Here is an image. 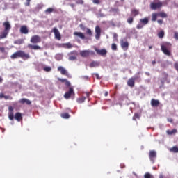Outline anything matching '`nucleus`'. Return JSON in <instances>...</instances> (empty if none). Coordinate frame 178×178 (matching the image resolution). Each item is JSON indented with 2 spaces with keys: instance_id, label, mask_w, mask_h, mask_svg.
Masks as SVG:
<instances>
[{
  "instance_id": "1",
  "label": "nucleus",
  "mask_w": 178,
  "mask_h": 178,
  "mask_svg": "<svg viewBox=\"0 0 178 178\" xmlns=\"http://www.w3.org/2000/svg\"><path fill=\"white\" fill-rule=\"evenodd\" d=\"M11 59H17V58H22L23 60H27V59H30V54L22 51L19 50L10 56Z\"/></svg>"
},
{
  "instance_id": "2",
  "label": "nucleus",
  "mask_w": 178,
  "mask_h": 178,
  "mask_svg": "<svg viewBox=\"0 0 178 178\" xmlns=\"http://www.w3.org/2000/svg\"><path fill=\"white\" fill-rule=\"evenodd\" d=\"M161 51L164 53L167 56H170L172 55V52L170 51L172 49V44L168 42H165L161 44Z\"/></svg>"
},
{
  "instance_id": "3",
  "label": "nucleus",
  "mask_w": 178,
  "mask_h": 178,
  "mask_svg": "<svg viewBox=\"0 0 178 178\" xmlns=\"http://www.w3.org/2000/svg\"><path fill=\"white\" fill-rule=\"evenodd\" d=\"M80 55L82 58H88L90 55H95V52L90 50H83L80 51Z\"/></svg>"
},
{
  "instance_id": "4",
  "label": "nucleus",
  "mask_w": 178,
  "mask_h": 178,
  "mask_svg": "<svg viewBox=\"0 0 178 178\" xmlns=\"http://www.w3.org/2000/svg\"><path fill=\"white\" fill-rule=\"evenodd\" d=\"M163 5V4L161 1H159L157 3L152 2L150 3V8L152 9V10H156V9H159L160 8H162Z\"/></svg>"
},
{
  "instance_id": "5",
  "label": "nucleus",
  "mask_w": 178,
  "mask_h": 178,
  "mask_svg": "<svg viewBox=\"0 0 178 178\" xmlns=\"http://www.w3.org/2000/svg\"><path fill=\"white\" fill-rule=\"evenodd\" d=\"M72 95H74V90L73 89V87H70L69 91L65 93L64 98H65V99H69Z\"/></svg>"
},
{
  "instance_id": "6",
  "label": "nucleus",
  "mask_w": 178,
  "mask_h": 178,
  "mask_svg": "<svg viewBox=\"0 0 178 178\" xmlns=\"http://www.w3.org/2000/svg\"><path fill=\"white\" fill-rule=\"evenodd\" d=\"M52 32L54 33L55 38H56V40H62V36L60 35V33L59 32V30H58V28H53Z\"/></svg>"
},
{
  "instance_id": "7",
  "label": "nucleus",
  "mask_w": 178,
  "mask_h": 178,
  "mask_svg": "<svg viewBox=\"0 0 178 178\" xmlns=\"http://www.w3.org/2000/svg\"><path fill=\"white\" fill-rule=\"evenodd\" d=\"M95 51L97 55H100L101 56H105L108 51L105 49H99L97 47L95 48Z\"/></svg>"
},
{
  "instance_id": "8",
  "label": "nucleus",
  "mask_w": 178,
  "mask_h": 178,
  "mask_svg": "<svg viewBox=\"0 0 178 178\" xmlns=\"http://www.w3.org/2000/svg\"><path fill=\"white\" fill-rule=\"evenodd\" d=\"M31 42L32 44H38V42H41V38L39 35H33L31 38Z\"/></svg>"
},
{
  "instance_id": "9",
  "label": "nucleus",
  "mask_w": 178,
  "mask_h": 178,
  "mask_svg": "<svg viewBox=\"0 0 178 178\" xmlns=\"http://www.w3.org/2000/svg\"><path fill=\"white\" fill-rule=\"evenodd\" d=\"M149 158L153 163L155 162V158H156V152L152 150L149 153Z\"/></svg>"
},
{
  "instance_id": "10",
  "label": "nucleus",
  "mask_w": 178,
  "mask_h": 178,
  "mask_svg": "<svg viewBox=\"0 0 178 178\" xmlns=\"http://www.w3.org/2000/svg\"><path fill=\"white\" fill-rule=\"evenodd\" d=\"M57 70H58V72H60V73L63 76H67V74H69V73L67 72V70H66V69H65V67H63L62 66L58 67Z\"/></svg>"
},
{
  "instance_id": "11",
  "label": "nucleus",
  "mask_w": 178,
  "mask_h": 178,
  "mask_svg": "<svg viewBox=\"0 0 178 178\" xmlns=\"http://www.w3.org/2000/svg\"><path fill=\"white\" fill-rule=\"evenodd\" d=\"M95 33L96 40H99V38H101V28L99 26L95 27Z\"/></svg>"
},
{
  "instance_id": "12",
  "label": "nucleus",
  "mask_w": 178,
  "mask_h": 178,
  "mask_svg": "<svg viewBox=\"0 0 178 178\" xmlns=\"http://www.w3.org/2000/svg\"><path fill=\"white\" fill-rule=\"evenodd\" d=\"M150 104L152 108H157V106H159L161 102H159V100L158 99H152Z\"/></svg>"
},
{
  "instance_id": "13",
  "label": "nucleus",
  "mask_w": 178,
  "mask_h": 178,
  "mask_svg": "<svg viewBox=\"0 0 178 178\" xmlns=\"http://www.w3.org/2000/svg\"><path fill=\"white\" fill-rule=\"evenodd\" d=\"M19 31L21 34H29V29L27 26L23 25L20 27Z\"/></svg>"
},
{
  "instance_id": "14",
  "label": "nucleus",
  "mask_w": 178,
  "mask_h": 178,
  "mask_svg": "<svg viewBox=\"0 0 178 178\" xmlns=\"http://www.w3.org/2000/svg\"><path fill=\"white\" fill-rule=\"evenodd\" d=\"M3 26L4 27V31H7L8 33H9L11 26H10V23H9V22H5L3 23Z\"/></svg>"
},
{
  "instance_id": "15",
  "label": "nucleus",
  "mask_w": 178,
  "mask_h": 178,
  "mask_svg": "<svg viewBox=\"0 0 178 178\" xmlns=\"http://www.w3.org/2000/svg\"><path fill=\"white\" fill-rule=\"evenodd\" d=\"M121 48H122V49H124V51H127V49H129V42L126 41H121Z\"/></svg>"
},
{
  "instance_id": "16",
  "label": "nucleus",
  "mask_w": 178,
  "mask_h": 178,
  "mask_svg": "<svg viewBox=\"0 0 178 178\" xmlns=\"http://www.w3.org/2000/svg\"><path fill=\"white\" fill-rule=\"evenodd\" d=\"M58 81H60V83H65V85L66 87H70L71 84L66 79H62V78H58Z\"/></svg>"
},
{
  "instance_id": "17",
  "label": "nucleus",
  "mask_w": 178,
  "mask_h": 178,
  "mask_svg": "<svg viewBox=\"0 0 178 178\" xmlns=\"http://www.w3.org/2000/svg\"><path fill=\"white\" fill-rule=\"evenodd\" d=\"M74 35L79 37L81 40H86V35H84V33L81 32H74Z\"/></svg>"
},
{
  "instance_id": "18",
  "label": "nucleus",
  "mask_w": 178,
  "mask_h": 178,
  "mask_svg": "<svg viewBox=\"0 0 178 178\" xmlns=\"http://www.w3.org/2000/svg\"><path fill=\"white\" fill-rule=\"evenodd\" d=\"M19 104H26V105H30L31 104V101L29 100V99L22 98L19 100Z\"/></svg>"
},
{
  "instance_id": "19",
  "label": "nucleus",
  "mask_w": 178,
  "mask_h": 178,
  "mask_svg": "<svg viewBox=\"0 0 178 178\" xmlns=\"http://www.w3.org/2000/svg\"><path fill=\"white\" fill-rule=\"evenodd\" d=\"M136 81L131 77L130 78L128 81H127V86H129V87H134V84Z\"/></svg>"
},
{
  "instance_id": "20",
  "label": "nucleus",
  "mask_w": 178,
  "mask_h": 178,
  "mask_svg": "<svg viewBox=\"0 0 178 178\" xmlns=\"http://www.w3.org/2000/svg\"><path fill=\"white\" fill-rule=\"evenodd\" d=\"M131 13L134 17H136V16H138V15H140V10L134 8L131 10Z\"/></svg>"
},
{
  "instance_id": "21",
  "label": "nucleus",
  "mask_w": 178,
  "mask_h": 178,
  "mask_svg": "<svg viewBox=\"0 0 178 178\" xmlns=\"http://www.w3.org/2000/svg\"><path fill=\"white\" fill-rule=\"evenodd\" d=\"M15 120H17V122H20V120H23V117H22V113H16L15 115Z\"/></svg>"
},
{
  "instance_id": "22",
  "label": "nucleus",
  "mask_w": 178,
  "mask_h": 178,
  "mask_svg": "<svg viewBox=\"0 0 178 178\" xmlns=\"http://www.w3.org/2000/svg\"><path fill=\"white\" fill-rule=\"evenodd\" d=\"M8 34H9V32L6 31H3V32H1L0 35V40H3V38H6V37H8Z\"/></svg>"
},
{
  "instance_id": "23",
  "label": "nucleus",
  "mask_w": 178,
  "mask_h": 178,
  "mask_svg": "<svg viewBox=\"0 0 178 178\" xmlns=\"http://www.w3.org/2000/svg\"><path fill=\"white\" fill-rule=\"evenodd\" d=\"M28 47H29L30 49H34L35 51L41 49V47L38 45L28 44Z\"/></svg>"
},
{
  "instance_id": "24",
  "label": "nucleus",
  "mask_w": 178,
  "mask_h": 178,
  "mask_svg": "<svg viewBox=\"0 0 178 178\" xmlns=\"http://www.w3.org/2000/svg\"><path fill=\"white\" fill-rule=\"evenodd\" d=\"M166 133L168 136H173L177 133V129H174L172 130H167Z\"/></svg>"
},
{
  "instance_id": "25",
  "label": "nucleus",
  "mask_w": 178,
  "mask_h": 178,
  "mask_svg": "<svg viewBox=\"0 0 178 178\" xmlns=\"http://www.w3.org/2000/svg\"><path fill=\"white\" fill-rule=\"evenodd\" d=\"M159 14L158 13H154L152 15V22H156V19L158 18Z\"/></svg>"
},
{
  "instance_id": "26",
  "label": "nucleus",
  "mask_w": 178,
  "mask_h": 178,
  "mask_svg": "<svg viewBox=\"0 0 178 178\" xmlns=\"http://www.w3.org/2000/svg\"><path fill=\"white\" fill-rule=\"evenodd\" d=\"M98 66H99V63H98L97 61H92L90 64V67H98Z\"/></svg>"
},
{
  "instance_id": "27",
  "label": "nucleus",
  "mask_w": 178,
  "mask_h": 178,
  "mask_svg": "<svg viewBox=\"0 0 178 178\" xmlns=\"http://www.w3.org/2000/svg\"><path fill=\"white\" fill-rule=\"evenodd\" d=\"M140 23H142L143 24L145 25V24H148L149 23V19L147 17H145L143 19H140Z\"/></svg>"
},
{
  "instance_id": "28",
  "label": "nucleus",
  "mask_w": 178,
  "mask_h": 178,
  "mask_svg": "<svg viewBox=\"0 0 178 178\" xmlns=\"http://www.w3.org/2000/svg\"><path fill=\"white\" fill-rule=\"evenodd\" d=\"M170 152H174V154H177L178 152V147L173 146L170 149Z\"/></svg>"
},
{
  "instance_id": "29",
  "label": "nucleus",
  "mask_w": 178,
  "mask_h": 178,
  "mask_svg": "<svg viewBox=\"0 0 178 178\" xmlns=\"http://www.w3.org/2000/svg\"><path fill=\"white\" fill-rule=\"evenodd\" d=\"M158 13L159 16L160 17H162L163 19L168 17V14H166L165 13L160 12V13Z\"/></svg>"
},
{
  "instance_id": "30",
  "label": "nucleus",
  "mask_w": 178,
  "mask_h": 178,
  "mask_svg": "<svg viewBox=\"0 0 178 178\" xmlns=\"http://www.w3.org/2000/svg\"><path fill=\"white\" fill-rule=\"evenodd\" d=\"M24 42V40L23 39H18L14 42V44L17 45H22Z\"/></svg>"
},
{
  "instance_id": "31",
  "label": "nucleus",
  "mask_w": 178,
  "mask_h": 178,
  "mask_svg": "<svg viewBox=\"0 0 178 178\" xmlns=\"http://www.w3.org/2000/svg\"><path fill=\"white\" fill-rule=\"evenodd\" d=\"M86 101V97H79L76 99L78 104H83Z\"/></svg>"
},
{
  "instance_id": "32",
  "label": "nucleus",
  "mask_w": 178,
  "mask_h": 178,
  "mask_svg": "<svg viewBox=\"0 0 178 178\" xmlns=\"http://www.w3.org/2000/svg\"><path fill=\"white\" fill-rule=\"evenodd\" d=\"M55 10L52 8H47L44 12L46 15H49V13H52V12H54Z\"/></svg>"
},
{
  "instance_id": "33",
  "label": "nucleus",
  "mask_w": 178,
  "mask_h": 178,
  "mask_svg": "<svg viewBox=\"0 0 178 178\" xmlns=\"http://www.w3.org/2000/svg\"><path fill=\"white\" fill-rule=\"evenodd\" d=\"M61 117H63V119H69V118H70V115H69L67 113H64L61 114Z\"/></svg>"
},
{
  "instance_id": "34",
  "label": "nucleus",
  "mask_w": 178,
  "mask_h": 178,
  "mask_svg": "<svg viewBox=\"0 0 178 178\" xmlns=\"http://www.w3.org/2000/svg\"><path fill=\"white\" fill-rule=\"evenodd\" d=\"M133 78V79L136 81H138V82H140V81H141V77H140V75H136L135 76H133L132 77Z\"/></svg>"
},
{
  "instance_id": "35",
  "label": "nucleus",
  "mask_w": 178,
  "mask_h": 178,
  "mask_svg": "<svg viewBox=\"0 0 178 178\" xmlns=\"http://www.w3.org/2000/svg\"><path fill=\"white\" fill-rule=\"evenodd\" d=\"M127 22L129 24H133V22H134V19L133 17H130L127 19Z\"/></svg>"
},
{
  "instance_id": "36",
  "label": "nucleus",
  "mask_w": 178,
  "mask_h": 178,
  "mask_svg": "<svg viewBox=\"0 0 178 178\" xmlns=\"http://www.w3.org/2000/svg\"><path fill=\"white\" fill-rule=\"evenodd\" d=\"M164 36H165V32L163 31H161L158 33L159 38H163Z\"/></svg>"
},
{
  "instance_id": "37",
  "label": "nucleus",
  "mask_w": 178,
  "mask_h": 178,
  "mask_svg": "<svg viewBox=\"0 0 178 178\" xmlns=\"http://www.w3.org/2000/svg\"><path fill=\"white\" fill-rule=\"evenodd\" d=\"M86 34H88V35H89L90 37H92V31H91V29L87 28L86 29Z\"/></svg>"
},
{
  "instance_id": "38",
  "label": "nucleus",
  "mask_w": 178,
  "mask_h": 178,
  "mask_svg": "<svg viewBox=\"0 0 178 178\" xmlns=\"http://www.w3.org/2000/svg\"><path fill=\"white\" fill-rule=\"evenodd\" d=\"M65 48H67L68 49H70V48H73V46L70 43H65L64 44Z\"/></svg>"
},
{
  "instance_id": "39",
  "label": "nucleus",
  "mask_w": 178,
  "mask_h": 178,
  "mask_svg": "<svg viewBox=\"0 0 178 178\" xmlns=\"http://www.w3.org/2000/svg\"><path fill=\"white\" fill-rule=\"evenodd\" d=\"M43 70L44 72H51V70H52V68H51V67L46 66L43 67Z\"/></svg>"
},
{
  "instance_id": "40",
  "label": "nucleus",
  "mask_w": 178,
  "mask_h": 178,
  "mask_svg": "<svg viewBox=\"0 0 178 178\" xmlns=\"http://www.w3.org/2000/svg\"><path fill=\"white\" fill-rule=\"evenodd\" d=\"M111 49L113 51H116L118 49V46L116 45V44L113 43L111 45Z\"/></svg>"
},
{
  "instance_id": "41",
  "label": "nucleus",
  "mask_w": 178,
  "mask_h": 178,
  "mask_svg": "<svg viewBox=\"0 0 178 178\" xmlns=\"http://www.w3.org/2000/svg\"><path fill=\"white\" fill-rule=\"evenodd\" d=\"M152 175L149 172H146L144 175V178H152Z\"/></svg>"
},
{
  "instance_id": "42",
  "label": "nucleus",
  "mask_w": 178,
  "mask_h": 178,
  "mask_svg": "<svg viewBox=\"0 0 178 178\" xmlns=\"http://www.w3.org/2000/svg\"><path fill=\"white\" fill-rule=\"evenodd\" d=\"M139 118H140V115H138V113H135L133 117V120H136V119H139Z\"/></svg>"
},
{
  "instance_id": "43",
  "label": "nucleus",
  "mask_w": 178,
  "mask_h": 178,
  "mask_svg": "<svg viewBox=\"0 0 178 178\" xmlns=\"http://www.w3.org/2000/svg\"><path fill=\"white\" fill-rule=\"evenodd\" d=\"M76 3H77V5H84V1H83V0H77L76 1Z\"/></svg>"
},
{
  "instance_id": "44",
  "label": "nucleus",
  "mask_w": 178,
  "mask_h": 178,
  "mask_svg": "<svg viewBox=\"0 0 178 178\" xmlns=\"http://www.w3.org/2000/svg\"><path fill=\"white\" fill-rule=\"evenodd\" d=\"M8 118L10 119V120H13L15 116L13 115V113H10L8 115Z\"/></svg>"
},
{
  "instance_id": "45",
  "label": "nucleus",
  "mask_w": 178,
  "mask_h": 178,
  "mask_svg": "<svg viewBox=\"0 0 178 178\" xmlns=\"http://www.w3.org/2000/svg\"><path fill=\"white\" fill-rule=\"evenodd\" d=\"M76 59H77V58L75 56H70L69 57V60H76Z\"/></svg>"
},
{
  "instance_id": "46",
  "label": "nucleus",
  "mask_w": 178,
  "mask_h": 178,
  "mask_svg": "<svg viewBox=\"0 0 178 178\" xmlns=\"http://www.w3.org/2000/svg\"><path fill=\"white\" fill-rule=\"evenodd\" d=\"M174 38H175V40L178 41V32H175L174 33Z\"/></svg>"
},
{
  "instance_id": "47",
  "label": "nucleus",
  "mask_w": 178,
  "mask_h": 178,
  "mask_svg": "<svg viewBox=\"0 0 178 178\" xmlns=\"http://www.w3.org/2000/svg\"><path fill=\"white\" fill-rule=\"evenodd\" d=\"M4 99H6V100H8V99L12 100V99H13V97H12L11 96L5 95L4 96Z\"/></svg>"
},
{
  "instance_id": "48",
  "label": "nucleus",
  "mask_w": 178,
  "mask_h": 178,
  "mask_svg": "<svg viewBox=\"0 0 178 178\" xmlns=\"http://www.w3.org/2000/svg\"><path fill=\"white\" fill-rule=\"evenodd\" d=\"M93 76H95L96 79L97 80H101V77H99V74H97V73H94Z\"/></svg>"
},
{
  "instance_id": "49",
  "label": "nucleus",
  "mask_w": 178,
  "mask_h": 178,
  "mask_svg": "<svg viewBox=\"0 0 178 178\" xmlns=\"http://www.w3.org/2000/svg\"><path fill=\"white\" fill-rule=\"evenodd\" d=\"M8 111H9L10 113H13V108L12 107V106H10L8 107Z\"/></svg>"
},
{
  "instance_id": "50",
  "label": "nucleus",
  "mask_w": 178,
  "mask_h": 178,
  "mask_svg": "<svg viewBox=\"0 0 178 178\" xmlns=\"http://www.w3.org/2000/svg\"><path fill=\"white\" fill-rule=\"evenodd\" d=\"M93 3H96V5H99L100 1L99 0H92Z\"/></svg>"
},
{
  "instance_id": "51",
  "label": "nucleus",
  "mask_w": 178,
  "mask_h": 178,
  "mask_svg": "<svg viewBox=\"0 0 178 178\" xmlns=\"http://www.w3.org/2000/svg\"><path fill=\"white\" fill-rule=\"evenodd\" d=\"M79 27H80V29H81V30H86V26H85L84 24H81L79 25Z\"/></svg>"
},
{
  "instance_id": "52",
  "label": "nucleus",
  "mask_w": 178,
  "mask_h": 178,
  "mask_svg": "<svg viewBox=\"0 0 178 178\" xmlns=\"http://www.w3.org/2000/svg\"><path fill=\"white\" fill-rule=\"evenodd\" d=\"M143 27H144V26L141 24H138L137 26H136V29H143Z\"/></svg>"
},
{
  "instance_id": "53",
  "label": "nucleus",
  "mask_w": 178,
  "mask_h": 178,
  "mask_svg": "<svg viewBox=\"0 0 178 178\" xmlns=\"http://www.w3.org/2000/svg\"><path fill=\"white\" fill-rule=\"evenodd\" d=\"M85 94H86L87 98H88V97H90L91 95L92 92H85Z\"/></svg>"
},
{
  "instance_id": "54",
  "label": "nucleus",
  "mask_w": 178,
  "mask_h": 178,
  "mask_svg": "<svg viewBox=\"0 0 178 178\" xmlns=\"http://www.w3.org/2000/svg\"><path fill=\"white\" fill-rule=\"evenodd\" d=\"M157 23H159V24H162L163 23V20L162 19H158L157 20Z\"/></svg>"
},
{
  "instance_id": "55",
  "label": "nucleus",
  "mask_w": 178,
  "mask_h": 178,
  "mask_svg": "<svg viewBox=\"0 0 178 178\" xmlns=\"http://www.w3.org/2000/svg\"><path fill=\"white\" fill-rule=\"evenodd\" d=\"M2 98H5V95L3 93H0V99H2Z\"/></svg>"
},
{
  "instance_id": "56",
  "label": "nucleus",
  "mask_w": 178,
  "mask_h": 178,
  "mask_svg": "<svg viewBox=\"0 0 178 178\" xmlns=\"http://www.w3.org/2000/svg\"><path fill=\"white\" fill-rule=\"evenodd\" d=\"M168 122H169V123H173V119L172 118H168Z\"/></svg>"
},
{
  "instance_id": "57",
  "label": "nucleus",
  "mask_w": 178,
  "mask_h": 178,
  "mask_svg": "<svg viewBox=\"0 0 178 178\" xmlns=\"http://www.w3.org/2000/svg\"><path fill=\"white\" fill-rule=\"evenodd\" d=\"M0 51H1V52H5V48L4 47H0Z\"/></svg>"
},
{
  "instance_id": "58",
  "label": "nucleus",
  "mask_w": 178,
  "mask_h": 178,
  "mask_svg": "<svg viewBox=\"0 0 178 178\" xmlns=\"http://www.w3.org/2000/svg\"><path fill=\"white\" fill-rule=\"evenodd\" d=\"M31 0H26L27 4L26 6H29L30 5V2Z\"/></svg>"
},
{
  "instance_id": "59",
  "label": "nucleus",
  "mask_w": 178,
  "mask_h": 178,
  "mask_svg": "<svg viewBox=\"0 0 178 178\" xmlns=\"http://www.w3.org/2000/svg\"><path fill=\"white\" fill-rule=\"evenodd\" d=\"M113 38H118V33H113Z\"/></svg>"
},
{
  "instance_id": "60",
  "label": "nucleus",
  "mask_w": 178,
  "mask_h": 178,
  "mask_svg": "<svg viewBox=\"0 0 178 178\" xmlns=\"http://www.w3.org/2000/svg\"><path fill=\"white\" fill-rule=\"evenodd\" d=\"M70 6H71V8H74L75 5L74 3H70Z\"/></svg>"
},
{
  "instance_id": "61",
  "label": "nucleus",
  "mask_w": 178,
  "mask_h": 178,
  "mask_svg": "<svg viewBox=\"0 0 178 178\" xmlns=\"http://www.w3.org/2000/svg\"><path fill=\"white\" fill-rule=\"evenodd\" d=\"M104 96H105V97H108V92H105Z\"/></svg>"
},
{
  "instance_id": "62",
  "label": "nucleus",
  "mask_w": 178,
  "mask_h": 178,
  "mask_svg": "<svg viewBox=\"0 0 178 178\" xmlns=\"http://www.w3.org/2000/svg\"><path fill=\"white\" fill-rule=\"evenodd\" d=\"M155 63H156V61H155V60H153V61L152 62V65H155Z\"/></svg>"
},
{
  "instance_id": "63",
  "label": "nucleus",
  "mask_w": 178,
  "mask_h": 178,
  "mask_svg": "<svg viewBox=\"0 0 178 178\" xmlns=\"http://www.w3.org/2000/svg\"><path fill=\"white\" fill-rule=\"evenodd\" d=\"M2 81H3V79L0 76V83H2Z\"/></svg>"
},
{
  "instance_id": "64",
  "label": "nucleus",
  "mask_w": 178,
  "mask_h": 178,
  "mask_svg": "<svg viewBox=\"0 0 178 178\" xmlns=\"http://www.w3.org/2000/svg\"><path fill=\"white\" fill-rule=\"evenodd\" d=\"M159 178H163V175H159Z\"/></svg>"
}]
</instances>
